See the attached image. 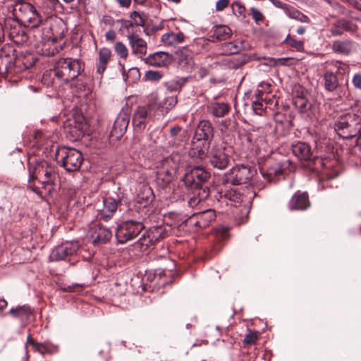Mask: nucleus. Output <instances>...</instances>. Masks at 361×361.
Here are the masks:
<instances>
[{
  "label": "nucleus",
  "mask_w": 361,
  "mask_h": 361,
  "mask_svg": "<svg viewBox=\"0 0 361 361\" xmlns=\"http://www.w3.org/2000/svg\"><path fill=\"white\" fill-rule=\"evenodd\" d=\"M154 241L149 238L148 235H142V236L135 243V248L139 250L141 252H146L147 250L154 245Z\"/></svg>",
  "instance_id": "43"
},
{
  "label": "nucleus",
  "mask_w": 361,
  "mask_h": 361,
  "mask_svg": "<svg viewBox=\"0 0 361 361\" xmlns=\"http://www.w3.org/2000/svg\"><path fill=\"white\" fill-rule=\"evenodd\" d=\"M229 105L224 102H212L207 106L208 112L216 118L224 116L229 112Z\"/></svg>",
  "instance_id": "29"
},
{
  "label": "nucleus",
  "mask_w": 361,
  "mask_h": 361,
  "mask_svg": "<svg viewBox=\"0 0 361 361\" xmlns=\"http://www.w3.org/2000/svg\"><path fill=\"white\" fill-rule=\"evenodd\" d=\"M283 170V166L280 162L267 161L260 168V173L264 179L271 182L274 180L276 177L282 174Z\"/></svg>",
  "instance_id": "21"
},
{
  "label": "nucleus",
  "mask_w": 361,
  "mask_h": 361,
  "mask_svg": "<svg viewBox=\"0 0 361 361\" xmlns=\"http://www.w3.org/2000/svg\"><path fill=\"white\" fill-rule=\"evenodd\" d=\"M116 53L122 59H126L128 56V50L126 46L121 42H117L114 45Z\"/></svg>",
  "instance_id": "52"
},
{
  "label": "nucleus",
  "mask_w": 361,
  "mask_h": 361,
  "mask_svg": "<svg viewBox=\"0 0 361 361\" xmlns=\"http://www.w3.org/2000/svg\"><path fill=\"white\" fill-rule=\"evenodd\" d=\"M145 77L149 81H159L162 78V75L159 71H148L145 73Z\"/></svg>",
  "instance_id": "54"
},
{
  "label": "nucleus",
  "mask_w": 361,
  "mask_h": 361,
  "mask_svg": "<svg viewBox=\"0 0 361 361\" xmlns=\"http://www.w3.org/2000/svg\"><path fill=\"white\" fill-rule=\"evenodd\" d=\"M159 109V104L155 102H151L145 106H140L137 108L134 115L137 118L147 121L154 116V113Z\"/></svg>",
  "instance_id": "25"
},
{
  "label": "nucleus",
  "mask_w": 361,
  "mask_h": 361,
  "mask_svg": "<svg viewBox=\"0 0 361 361\" xmlns=\"http://www.w3.org/2000/svg\"><path fill=\"white\" fill-rule=\"evenodd\" d=\"M185 131L178 126L172 127L170 129V135L173 138L174 145H180V142H182L185 137Z\"/></svg>",
  "instance_id": "45"
},
{
  "label": "nucleus",
  "mask_w": 361,
  "mask_h": 361,
  "mask_svg": "<svg viewBox=\"0 0 361 361\" xmlns=\"http://www.w3.org/2000/svg\"><path fill=\"white\" fill-rule=\"evenodd\" d=\"M209 195V188L205 187L200 190H194L193 195L188 201V206L194 208L197 206L201 201L206 200Z\"/></svg>",
  "instance_id": "31"
},
{
  "label": "nucleus",
  "mask_w": 361,
  "mask_h": 361,
  "mask_svg": "<svg viewBox=\"0 0 361 361\" xmlns=\"http://www.w3.org/2000/svg\"><path fill=\"white\" fill-rule=\"evenodd\" d=\"M147 235H149V238H151V239L156 243L164 239L167 234L165 231L164 226H157L150 228L147 231Z\"/></svg>",
  "instance_id": "40"
},
{
  "label": "nucleus",
  "mask_w": 361,
  "mask_h": 361,
  "mask_svg": "<svg viewBox=\"0 0 361 361\" xmlns=\"http://www.w3.org/2000/svg\"><path fill=\"white\" fill-rule=\"evenodd\" d=\"M8 13L24 27L31 29L38 27L42 23V17L35 8L28 3L16 4L8 8Z\"/></svg>",
  "instance_id": "3"
},
{
  "label": "nucleus",
  "mask_w": 361,
  "mask_h": 361,
  "mask_svg": "<svg viewBox=\"0 0 361 361\" xmlns=\"http://www.w3.org/2000/svg\"><path fill=\"white\" fill-rule=\"evenodd\" d=\"M209 159L214 168L225 169L230 162L228 149L221 146H214L209 152Z\"/></svg>",
  "instance_id": "10"
},
{
  "label": "nucleus",
  "mask_w": 361,
  "mask_h": 361,
  "mask_svg": "<svg viewBox=\"0 0 361 361\" xmlns=\"http://www.w3.org/2000/svg\"><path fill=\"white\" fill-rule=\"evenodd\" d=\"M154 199V195L152 188L145 184H139L138 192L135 197V202L142 207L149 205Z\"/></svg>",
  "instance_id": "23"
},
{
  "label": "nucleus",
  "mask_w": 361,
  "mask_h": 361,
  "mask_svg": "<svg viewBox=\"0 0 361 361\" xmlns=\"http://www.w3.org/2000/svg\"><path fill=\"white\" fill-rule=\"evenodd\" d=\"M130 18L136 26H144L147 20V16L143 13L133 11L130 14Z\"/></svg>",
  "instance_id": "50"
},
{
  "label": "nucleus",
  "mask_w": 361,
  "mask_h": 361,
  "mask_svg": "<svg viewBox=\"0 0 361 361\" xmlns=\"http://www.w3.org/2000/svg\"><path fill=\"white\" fill-rule=\"evenodd\" d=\"M123 75L124 77H126L125 80L130 82H135L140 78V70L135 67L130 68L126 75L125 74V71H123Z\"/></svg>",
  "instance_id": "51"
},
{
  "label": "nucleus",
  "mask_w": 361,
  "mask_h": 361,
  "mask_svg": "<svg viewBox=\"0 0 361 361\" xmlns=\"http://www.w3.org/2000/svg\"><path fill=\"white\" fill-rule=\"evenodd\" d=\"M250 13L253 20L255 21L256 23H259V22L263 21L264 16L259 9L256 8H251Z\"/></svg>",
  "instance_id": "55"
},
{
  "label": "nucleus",
  "mask_w": 361,
  "mask_h": 361,
  "mask_svg": "<svg viewBox=\"0 0 361 361\" xmlns=\"http://www.w3.org/2000/svg\"><path fill=\"white\" fill-rule=\"evenodd\" d=\"M185 39V35L183 32H168L161 36V42L167 45H175L182 42Z\"/></svg>",
  "instance_id": "38"
},
{
  "label": "nucleus",
  "mask_w": 361,
  "mask_h": 361,
  "mask_svg": "<svg viewBox=\"0 0 361 361\" xmlns=\"http://www.w3.org/2000/svg\"><path fill=\"white\" fill-rule=\"evenodd\" d=\"M18 20L11 18L10 13L4 20V32H7L10 39L15 44L23 45L29 40L28 34Z\"/></svg>",
  "instance_id": "7"
},
{
  "label": "nucleus",
  "mask_w": 361,
  "mask_h": 361,
  "mask_svg": "<svg viewBox=\"0 0 361 361\" xmlns=\"http://www.w3.org/2000/svg\"><path fill=\"white\" fill-rule=\"evenodd\" d=\"M214 130L212 123L208 121H201L195 132L194 138L197 140H204V146L208 147L213 138Z\"/></svg>",
  "instance_id": "15"
},
{
  "label": "nucleus",
  "mask_w": 361,
  "mask_h": 361,
  "mask_svg": "<svg viewBox=\"0 0 361 361\" xmlns=\"http://www.w3.org/2000/svg\"><path fill=\"white\" fill-rule=\"evenodd\" d=\"M56 159L61 163L68 172H74L80 169L83 161L82 153L73 148L63 147L57 150Z\"/></svg>",
  "instance_id": "5"
},
{
  "label": "nucleus",
  "mask_w": 361,
  "mask_h": 361,
  "mask_svg": "<svg viewBox=\"0 0 361 361\" xmlns=\"http://www.w3.org/2000/svg\"><path fill=\"white\" fill-rule=\"evenodd\" d=\"M196 218L195 225L199 228H204L209 226L216 219V213L213 209H206L203 212L193 214L190 219Z\"/></svg>",
  "instance_id": "24"
},
{
  "label": "nucleus",
  "mask_w": 361,
  "mask_h": 361,
  "mask_svg": "<svg viewBox=\"0 0 361 361\" xmlns=\"http://www.w3.org/2000/svg\"><path fill=\"white\" fill-rule=\"evenodd\" d=\"M264 93L262 92H258L255 94V99L253 100L252 106L255 114L261 115L264 108L265 104L268 103L267 98L264 97Z\"/></svg>",
  "instance_id": "39"
},
{
  "label": "nucleus",
  "mask_w": 361,
  "mask_h": 361,
  "mask_svg": "<svg viewBox=\"0 0 361 361\" xmlns=\"http://www.w3.org/2000/svg\"><path fill=\"white\" fill-rule=\"evenodd\" d=\"M293 104L300 113L307 112L312 104L307 98V93L301 87H297L293 92Z\"/></svg>",
  "instance_id": "18"
},
{
  "label": "nucleus",
  "mask_w": 361,
  "mask_h": 361,
  "mask_svg": "<svg viewBox=\"0 0 361 361\" xmlns=\"http://www.w3.org/2000/svg\"><path fill=\"white\" fill-rule=\"evenodd\" d=\"M144 228L140 221H127L119 225L116 231V237L119 243L123 244L135 238Z\"/></svg>",
  "instance_id": "9"
},
{
  "label": "nucleus",
  "mask_w": 361,
  "mask_h": 361,
  "mask_svg": "<svg viewBox=\"0 0 361 361\" xmlns=\"http://www.w3.org/2000/svg\"><path fill=\"white\" fill-rule=\"evenodd\" d=\"M328 163L329 161L326 159L314 157L310 162V166H308L319 171L323 169L329 168L331 166H329Z\"/></svg>",
  "instance_id": "48"
},
{
  "label": "nucleus",
  "mask_w": 361,
  "mask_h": 361,
  "mask_svg": "<svg viewBox=\"0 0 361 361\" xmlns=\"http://www.w3.org/2000/svg\"><path fill=\"white\" fill-rule=\"evenodd\" d=\"M144 61L152 66H165L169 62V54L166 52L159 51L149 55L145 58Z\"/></svg>",
  "instance_id": "27"
},
{
  "label": "nucleus",
  "mask_w": 361,
  "mask_h": 361,
  "mask_svg": "<svg viewBox=\"0 0 361 361\" xmlns=\"http://www.w3.org/2000/svg\"><path fill=\"white\" fill-rule=\"evenodd\" d=\"M249 60L248 56L240 55L232 57L228 61V66L231 68L238 69L245 64Z\"/></svg>",
  "instance_id": "47"
},
{
  "label": "nucleus",
  "mask_w": 361,
  "mask_h": 361,
  "mask_svg": "<svg viewBox=\"0 0 361 361\" xmlns=\"http://www.w3.org/2000/svg\"><path fill=\"white\" fill-rule=\"evenodd\" d=\"M111 52L109 48H102L99 51V62L97 66V71L102 75L106 68L108 62L111 58Z\"/></svg>",
  "instance_id": "33"
},
{
  "label": "nucleus",
  "mask_w": 361,
  "mask_h": 361,
  "mask_svg": "<svg viewBox=\"0 0 361 361\" xmlns=\"http://www.w3.org/2000/svg\"><path fill=\"white\" fill-rule=\"evenodd\" d=\"M297 20L302 22V23H309L310 22V20L308 18V16L301 12H300V14L298 16Z\"/></svg>",
  "instance_id": "63"
},
{
  "label": "nucleus",
  "mask_w": 361,
  "mask_h": 361,
  "mask_svg": "<svg viewBox=\"0 0 361 361\" xmlns=\"http://www.w3.org/2000/svg\"><path fill=\"white\" fill-rule=\"evenodd\" d=\"M173 82L175 83V86L172 87V89L175 90H180L181 88V87L185 84V79H180L178 80L171 82L172 84Z\"/></svg>",
  "instance_id": "61"
},
{
  "label": "nucleus",
  "mask_w": 361,
  "mask_h": 361,
  "mask_svg": "<svg viewBox=\"0 0 361 361\" xmlns=\"http://www.w3.org/2000/svg\"><path fill=\"white\" fill-rule=\"evenodd\" d=\"M175 175L160 166L157 172L156 181L160 187L164 188L173 180Z\"/></svg>",
  "instance_id": "32"
},
{
  "label": "nucleus",
  "mask_w": 361,
  "mask_h": 361,
  "mask_svg": "<svg viewBox=\"0 0 361 361\" xmlns=\"http://www.w3.org/2000/svg\"><path fill=\"white\" fill-rule=\"evenodd\" d=\"M231 35V30L226 25L216 26L213 32V37L218 40H226Z\"/></svg>",
  "instance_id": "42"
},
{
  "label": "nucleus",
  "mask_w": 361,
  "mask_h": 361,
  "mask_svg": "<svg viewBox=\"0 0 361 361\" xmlns=\"http://www.w3.org/2000/svg\"><path fill=\"white\" fill-rule=\"evenodd\" d=\"M221 197H224L229 200L231 202V204H233L235 207H237L240 203L246 201V196L233 188H230L225 190L224 194L221 195Z\"/></svg>",
  "instance_id": "30"
},
{
  "label": "nucleus",
  "mask_w": 361,
  "mask_h": 361,
  "mask_svg": "<svg viewBox=\"0 0 361 361\" xmlns=\"http://www.w3.org/2000/svg\"><path fill=\"white\" fill-rule=\"evenodd\" d=\"M210 178V174L204 169L200 167H194L186 172L182 178L184 185L193 190H200L205 188L204 184Z\"/></svg>",
  "instance_id": "8"
},
{
  "label": "nucleus",
  "mask_w": 361,
  "mask_h": 361,
  "mask_svg": "<svg viewBox=\"0 0 361 361\" xmlns=\"http://www.w3.org/2000/svg\"><path fill=\"white\" fill-rule=\"evenodd\" d=\"M293 154L300 161L307 162V166H310V162L314 157L311 146L306 142H298L292 145Z\"/></svg>",
  "instance_id": "22"
},
{
  "label": "nucleus",
  "mask_w": 361,
  "mask_h": 361,
  "mask_svg": "<svg viewBox=\"0 0 361 361\" xmlns=\"http://www.w3.org/2000/svg\"><path fill=\"white\" fill-rule=\"evenodd\" d=\"M334 129L343 138L355 137L361 131V116L352 112L341 114L335 121Z\"/></svg>",
  "instance_id": "4"
},
{
  "label": "nucleus",
  "mask_w": 361,
  "mask_h": 361,
  "mask_svg": "<svg viewBox=\"0 0 361 361\" xmlns=\"http://www.w3.org/2000/svg\"><path fill=\"white\" fill-rule=\"evenodd\" d=\"M300 12L298 10L295 9V8L292 7L291 8H289L288 11L287 16L290 17V18L297 20L298 15L300 14Z\"/></svg>",
  "instance_id": "59"
},
{
  "label": "nucleus",
  "mask_w": 361,
  "mask_h": 361,
  "mask_svg": "<svg viewBox=\"0 0 361 361\" xmlns=\"http://www.w3.org/2000/svg\"><path fill=\"white\" fill-rule=\"evenodd\" d=\"M352 82L355 88L361 90V74H355Z\"/></svg>",
  "instance_id": "58"
},
{
  "label": "nucleus",
  "mask_w": 361,
  "mask_h": 361,
  "mask_svg": "<svg viewBox=\"0 0 361 361\" xmlns=\"http://www.w3.org/2000/svg\"><path fill=\"white\" fill-rule=\"evenodd\" d=\"M31 345L34 350L40 354L44 353H51L54 349V346L51 344L44 342V343H37L36 342L30 335H29L27 338V345Z\"/></svg>",
  "instance_id": "36"
},
{
  "label": "nucleus",
  "mask_w": 361,
  "mask_h": 361,
  "mask_svg": "<svg viewBox=\"0 0 361 361\" xmlns=\"http://www.w3.org/2000/svg\"><path fill=\"white\" fill-rule=\"evenodd\" d=\"M283 43L295 49L298 51H302L304 49V42L301 40L296 39L294 36H291L290 35H287Z\"/></svg>",
  "instance_id": "49"
},
{
  "label": "nucleus",
  "mask_w": 361,
  "mask_h": 361,
  "mask_svg": "<svg viewBox=\"0 0 361 361\" xmlns=\"http://www.w3.org/2000/svg\"><path fill=\"white\" fill-rule=\"evenodd\" d=\"M349 70V66L345 63H340V65L338 66V72L341 74L348 73Z\"/></svg>",
  "instance_id": "60"
},
{
  "label": "nucleus",
  "mask_w": 361,
  "mask_h": 361,
  "mask_svg": "<svg viewBox=\"0 0 361 361\" xmlns=\"http://www.w3.org/2000/svg\"><path fill=\"white\" fill-rule=\"evenodd\" d=\"M259 331L247 329V333L243 340V343L245 346H250L255 345L259 340Z\"/></svg>",
  "instance_id": "46"
},
{
  "label": "nucleus",
  "mask_w": 361,
  "mask_h": 361,
  "mask_svg": "<svg viewBox=\"0 0 361 361\" xmlns=\"http://www.w3.org/2000/svg\"><path fill=\"white\" fill-rule=\"evenodd\" d=\"M182 162V157L179 153H173L162 161L161 166L176 174Z\"/></svg>",
  "instance_id": "28"
},
{
  "label": "nucleus",
  "mask_w": 361,
  "mask_h": 361,
  "mask_svg": "<svg viewBox=\"0 0 361 361\" xmlns=\"http://www.w3.org/2000/svg\"><path fill=\"white\" fill-rule=\"evenodd\" d=\"M177 103V99L175 97H169L166 99V104L170 107H173Z\"/></svg>",
  "instance_id": "64"
},
{
  "label": "nucleus",
  "mask_w": 361,
  "mask_h": 361,
  "mask_svg": "<svg viewBox=\"0 0 361 361\" xmlns=\"http://www.w3.org/2000/svg\"><path fill=\"white\" fill-rule=\"evenodd\" d=\"M178 63L181 66L189 65L192 61V53L185 47L178 51Z\"/></svg>",
  "instance_id": "44"
},
{
  "label": "nucleus",
  "mask_w": 361,
  "mask_h": 361,
  "mask_svg": "<svg viewBox=\"0 0 361 361\" xmlns=\"http://www.w3.org/2000/svg\"><path fill=\"white\" fill-rule=\"evenodd\" d=\"M324 87L329 92L334 91L338 87L337 75L331 71H327L324 74Z\"/></svg>",
  "instance_id": "37"
},
{
  "label": "nucleus",
  "mask_w": 361,
  "mask_h": 361,
  "mask_svg": "<svg viewBox=\"0 0 361 361\" xmlns=\"http://www.w3.org/2000/svg\"><path fill=\"white\" fill-rule=\"evenodd\" d=\"M16 56L13 47L5 44L0 49V71L4 70L8 73H12Z\"/></svg>",
  "instance_id": "13"
},
{
  "label": "nucleus",
  "mask_w": 361,
  "mask_h": 361,
  "mask_svg": "<svg viewBox=\"0 0 361 361\" xmlns=\"http://www.w3.org/2000/svg\"><path fill=\"white\" fill-rule=\"evenodd\" d=\"M147 122L142 119L137 118V116L133 115V125L135 129L137 131H142L146 127Z\"/></svg>",
  "instance_id": "53"
},
{
  "label": "nucleus",
  "mask_w": 361,
  "mask_h": 361,
  "mask_svg": "<svg viewBox=\"0 0 361 361\" xmlns=\"http://www.w3.org/2000/svg\"><path fill=\"white\" fill-rule=\"evenodd\" d=\"M229 4V0H219L216 4V10L221 11Z\"/></svg>",
  "instance_id": "57"
},
{
  "label": "nucleus",
  "mask_w": 361,
  "mask_h": 361,
  "mask_svg": "<svg viewBox=\"0 0 361 361\" xmlns=\"http://www.w3.org/2000/svg\"><path fill=\"white\" fill-rule=\"evenodd\" d=\"M334 52L343 55H348L353 49V42L350 40H336L332 44Z\"/></svg>",
  "instance_id": "35"
},
{
  "label": "nucleus",
  "mask_w": 361,
  "mask_h": 361,
  "mask_svg": "<svg viewBox=\"0 0 361 361\" xmlns=\"http://www.w3.org/2000/svg\"><path fill=\"white\" fill-rule=\"evenodd\" d=\"M112 237L110 229L102 226L100 224L92 226L87 234L89 241L94 245H99L108 243Z\"/></svg>",
  "instance_id": "11"
},
{
  "label": "nucleus",
  "mask_w": 361,
  "mask_h": 361,
  "mask_svg": "<svg viewBox=\"0 0 361 361\" xmlns=\"http://www.w3.org/2000/svg\"><path fill=\"white\" fill-rule=\"evenodd\" d=\"M37 61L35 56L30 53H21L16 56L12 73L23 72L32 68Z\"/></svg>",
  "instance_id": "17"
},
{
  "label": "nucleus",
  "mask_w": 361,
  "mask_h": 361,
  "mask_svg": "<svg viewBox=\"0 0 361 361\" xmlns=\"http://www.w3.org/2000/svg\"><path fill=\"white\" fill-rule=\"evenodd\" d=\"M118 203L113 197H109L104 198L102 209H98L97 218L99 221H109L118 209Z\"/></svg>",
  "instance_id": "14"
},
{
  "label": "nucleus",
  "mask_w": 361,
  "mask_h": 361,
  "mask_svg": "<svg viewBox=\"0 0 361 361\" xmlns=\"http://www.w3.org/2000/svg\"><path fill=\"white\" fill-rule=\"evenodd\" d=\"M11 315L14 318L20 319L22 321L27 320L32 314V310L29 305H24L11 308L9 311Z\"/></svg>",
  "instance_id": "34"
},
{
  "label": "nucleus",
  "mask_w": 361,
  "mask_h": 361,
  "mask_svg": "<svg viewBox=\"0 0 361 361\" xmlns=\"http://www.w3.org/2000/svg\"><path fill=\"white\" fill-rule=\"evenodd\" d=\"M310 205L308 194L306 192L297 191L288 202V208L290 211H303L308 209Z\"/></svg>",
  "instance_id": "19"
},
{
  "label": "nucleus",
  "mask_w": 361,
  "mask_h": 361,
  "mask_svg": "<svg viewBox=\"0 0 361 361\" xmlns=\"http://www.w3.org/2000/svg\"><path fill=\"white\" fill-rule=\"evenodd\" d=\"M255 173V169L250 164H236L226 173V182L233 185L246 184Z\"/></svg>",
  "instance_id": "6"
},
{
  "label": "nucleus",
  "mask_w": 361,
  "mask_h": 361,
  "mask_svg": "<svg viewBox=\"0 0 361 361\" xmlns=\"http://www.w3.org/2000/svg\"><path fill=\"white\" fill-rule=\"evenodd\" d=\"M130 118L126 112L121 111L113 125L110 136L116 140L120 139L126 133L129 124Z\"/></svg>",
  "instance_id": "16"
},
{
  "label": "nucleus",
  "mask_w": 361,
  "mask_h": 361,
  "mask_svg": "<svg viewBox=\"0 0 361 361\" xmlns=\"http://www.w3.org/2000/svg\"><path fill=\"white\" fill-rule=\"evenodd\" d=\"M232 9L235 15L241 16L245 11V8L240 2L235 1L232 4Z\"/></svg>",
  "instance_id": "56"
},
{
  "label": "nucleus",
  "mask_w": 361,
  "mask_h": 361,
  "mask_svg": "<svg viewBox=\"0 0 361 361\" xmlns=\"http://www.w3.org/2000/svg\"><path fill=\"white\" fill-rule=\"evenodd\" d=\"M29 183L37 180L48 194L54 190L58 177V169L55 164L45 160L29 163Z\"/></svg>",
  "instance_id": "2"
},
{
  "label": "nucleus",
  "mask_w": 361,
  "mask_h": 361,
  "mask_svg": "<svg viewBox=\"0 0 361 361\" xmlns=\"http://www.w3.org/2000/svg\"><path fill=\"white\" fill-rule=\"evenodd\" d=\"M83 70L84 66L80 59L61 58L56 61L54 68L44 73L42 80L47 85H53L55 79L68 83L78 78Z\"/></svg>",
  "instance_id": "1"
},
{
  "label": "nucleus",
  "mask_w": 361,
  "mask_h": 361,
  "mask_svg": "<svg viewBox=\"0 0 361 361\" xmlns=\"http://www.w3.org/2000/svg\"><path fill=\"white\" fill-rule=\"evenodd\" d=\"M356 29V25L352 21L342 18L334 23L331 28L330 32L333 36L341 35L344 31L353 32Z\"/></svg>",
  "instance_id": "26"
},
{
  "label": "nucleus",
  "mask_w": 361,
  "mask_h": 361,
  "mask_svg": "<svg viewBox=\"0 0 361 361\" xmlns=\"http://www.w3.org/2000/svg\"><path fill=\"white\" fill-rule=\"evenodd\" d=\"M79 249V244L75 241H66L58 245L51 252L49 258L51 261L64 260L67 257L74 255Z\"/></svg>",
  "instance_id": "12"
},
{
  "label": "nucleus",
  "mask_w": 361,
  "mask_h": 361,
  "mask_svg": "<svg viewBox=\"0 0 361 361\" xmlns=\"http://www.w3.org/2000/svg\"><path fill=\"white\" fill-rule=\"evenodd\" d=\"M121 7L129 8L132 0H116Z\"/></svg>",
  "instance_id": "62"
},
{
  "label": "nucleus",
  "mask_w": 361,
  "mask_h": 361,
  "mask_svg": "<svg viewBox=\"0 0 361 361\" xmlns=\"http://www.w3.org/2000/svg\"><path fill=\"white\" fill-rule=\"evenodd\" d=\"M127 38L132 54L138 56L140 58H142L147 54V44L138 34H128Z\"/></svg>",
  "instance_id": "20"
},
{
  "label": "nucleus",
  "mask_w": 361,
  "mask_h": 361,
  "mask_svg": "<svg viewBox=\"0 0 361 361\" xmlns=\"http://www.w3.org/2000/svg\"><path fill=\"white\" fill-rule=\"evenodd\" d=\"M243 41L234 40L233 42H226L223 44V50L226 54H235L242 49Z\"/></svg>",
  "instance_id": "41"
}]
</instances>
